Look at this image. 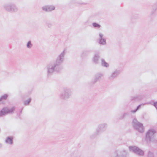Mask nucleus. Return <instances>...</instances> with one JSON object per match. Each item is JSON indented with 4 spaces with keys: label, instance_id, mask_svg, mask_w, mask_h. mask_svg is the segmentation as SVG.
<instances>
[{
    "label": "nucleus",
    "instance_id": "nucleus-1",
    "mask_svg": "<svg viewBox=\"0 0 157 157\" xmlns=\"http://www.w3.org/2000/svg\"><path fill=\"white\" fill-rule=\"evenodd\" d=\"M66 53L64 49L58 56L56 61L48 64L46 67L47 76L49 77L52 75L54 72H59L63 68L61 65L64 60V57Z\"/></svg>",
    "mask_w": 157,
    "mask_h": 157
},
{
    "label": "nucleus",
    "instance_id": "nucleus-2",
    "mask_svg": "<svg viewBox=\"0 0 157 157\" xmlns=\"http://www.w3.org/2000/svg\"><path fill=\"white\" fill-rule=\"evenodd\" d=\"M72 94L71 90L67 87H64L61 93L59 95L60 98L63 100H66L70 98Z\"/></svg>",
    "mask_w": 157,
    "mask_h": 157
},
{
    "label": "nucleus",
    "instance_id": "nucleus-3",
    "mask_svg": "<svg viewBox=\"0 0 157 157\" xmlns=\"http://www.w3.org/2000/svg\"><path fill=\"white\" fill-rule=\"evenodd\" d=\"M132 124L134 128L140 132L143 133L144 132V128L142 124L139 122L134 118L132 121Z\"/></svg>",
    "mask_w": 157,
    "mask_h": 157
},
{
    "label": "nucleus",
    "instance_id": "nucleus-4",
    "mask_svg": "<svg viewBox=\"0 0 157 157\" xmlns=\"http://www.w3.org/2000/svg\"><path fill=\"white\" fill-rule=\"evenodd\" d=\"M128 147L129 150L130 151H132L139 156H143L144 155V151L136 146H130Z\"/></svg>",
    "mask_w": 157,
    "mask_h": 157
},
{
    "label": "nucleus",
    "instance_id": "nucleus-5",
    "mask_svg": "<svg viewBox=\"0 0 157 157\" xmlns=\"http://www.w3.org/2000/svg\"><path fill=\"white\" fill-rule=\"evenodd\" d=\"M107 127V124L105 123L101 124H99L98 128L96 129V132L95 133V136L94 135L91 136V138L93 139L94 138L96 135H98L101 132L105 131Z\"/></svg>",
    "mask_w": 157,
    "mask_h": 157
},
{
    "label": "nucleus",
    "instance_id": "nucleus-6",
    "mask_svg": "<svg viewBox=\"0 0 157 157\" xmlns=\"http://www.w3.org/2000/svg\"><path fill=\"white\" fill-rule=\"evenodd\" d=\"M156 131L153 129H150L146 133L145 140L147 142H150L154 137V134Z\"/></svg>",
    "mask_w": 157,
    "mask_h": 157
},
{
    "label": "nucleus",
    "instance_id": "nucleus-7",
    "mask_svg": "<svg viewBox=\"0 0 157 157\" xmlns=\"http://www.w3.org/2000/svg\"><path fill=\"white\" fill-rule=\"evenodd\" d=\"M15 110V108L13 107L11 109H9L7 107H4L0 111V116L7 115L8 113H12Z\"/></svg>",
    "mask_w": 157,
    "mask_h": 157
},
{
    "label": "nucleus",
    "instance_id": "nucleus-8",
    "mask_svg": "<svg viewBox=\"0 0 157 157\" xmlns=\"http://www.w3.org/2000/svg\"><path fill=\"white\" fill-rule=\"evenodd\" d=\"M5 9L9 12H16L18 9L16 6L13 4H10L5 6Z\"/></svg>",
    "mask_w": 157,
    "mask_h": 157
},
{
    "label": "nucleus",
    "instance_id": "nucleus-9",
    "mask_svg": "<svg viewBox=\"0 0 157 157\" xmlns=\"http://www.w3.org/2000/svg\"><path fill=\"white\" fill-rule=\"evenodd\" d=\"M116 156L115 157H126L127 152L125 149L116 151L115 153Z\"/></svg>",
    "mask_w": 157,
    "mask_h": 157
},
{
    "label": "nucleus",
    "instance_id": "nucleus-10",
    "mask_svg": "<svg viewBox=\"0 0 157 157\" xmlns=\"http://www.w3.org/2000/svg\"><path fill=\"white\" fill-rule=\"evenodd\" d=\"M55 7L54 6L51 5H47L43 6L42 7L43 10L46 12L51 11L55 9Z\"/></svg>",
    "mask_w": 157,
    "mask_h": 157
},
{
    "label": "nucleus",
    "instance_id": "nucleus-11",
    "mask_svg": "<svg viewBox=\"0 0 157 157\" xmlns=\"http://www.w3.org/2000/svg\"><path fill=\"white\" fill-rule=\"evenodd\" d=\"M120 73V70H116L112 73L111 75L109 77V79L110 80H113L117 77Z\"/></svg>",
    "mask_w": 157,
    "mask_h": 157
},
{
    "label": "nucleus",
    "instance_id": "nucleus-12",
    "mask_svg": "<svg viewBox=\"0 0 157 157\" xmlns=\"http://www.w3.org/2000/svg\"><path fill=\"white\" fill-rule=\"evenodd\" d=\"M103 75L100 73H98L95 75V78L93 82V83H95L97 81H99L101 79Z\"/></svg>",
    "mask_w": 157,
    "mask_h": 157
},
{
    "label": "nucleus",
    "instance_id": "nucleus-13",
    "mask_svg": "<svg viewBox=\"0 0 157 157\" xmlns=\"http://www.w3.org/2000/svg\"><path fill=\"white\" fill-rule=\"evenodd\" d=\"M143 98V96L142 95H137L134 96H132L131 98V101H137L141 100Z\"/></svg>",
    "mask_w": 157,
    "mask_h": 157
},
{
    "label": "nucleus",
    "instance_id": "nucleus-14",
    "mask_svg": "<svg viewBox=\"0 0 157 157\" xmlns=\"http://www.w3.org/2000/svg\"><path fill=\"white\" fill-rule=\"evenodd\" d=\"M99 35L100 37L99 43L101 44H105L106 43V41L105 39L102 38L103 36L102 34L101 33H100Z\"/></svg>",
    "mask_w": 157,
    "mask_h": 157
},
{
    "label": "nucleus",
    "instance_id": "nucleus-15",
    "mask_svg": "<svg viewBox=\"0 0 157 157\" xmlns=\"http://www.w3.org/2000/svg\"><path fill=\"white\" fill-rule=\"evenodd\" d=\"M13 137L12 136H9L6 137L5 140L6 143L10 144H13Z\"/></svg>",
    "mask_w": 157,
    "mask_h": 157
},
{
    "label": "nucleus",
    "instance_id": "nucleus-16",
    "mask_svg": "<svg viewBox=\"0 0 157 157\" xmlns=\"http://www.w3.org/2000/svg\"><path fill=\"white\" fill-rule=\"evenodd\" d=\"M100 58L99 54L98 53H95L93 58V62L95 64L98 63V60Z\"/></svg>",
    "mask_w": 157,
    "mask_h": 157
},
{
    "label": "nucleus",
    "instance_id": "nucleus-17",
    "mask_svg": "<svg viewBox=\"0 0 157 157\" xmlns=\"http://www.w3.org/2000/svg\"><path fill=\"white\" fill-rule=\"evenodd\" d=\"M101 64L102 66L106 67L109 66V64L106 62L104 59H101Z\"/></svg>",
    "mask_w": 157,
    "mask_h": 157
},
{
    "label": "nucleus",
    "instance_id": "nucleus-18",
    "mask_svg": "<svg viewBox=\"0 0 157 157\" xmlns=\"http://www.w3.org/2000/svg\"><path fill=\"white\" fill-rule=\"evenodd\" d=\"M90 51L89 50H85L82 52V57H84L88 55L90 53Z\"/></svg>",
    "mask_w": 157,
    "mask_h": 157
},
{
    "label": "nucleus",
    "instance_id": "nucleus-19",
    "mask_svg": "<svg viewBox=\"0 0 157 157\" xmlns=\"http://www.w3.org/2000/svg\"><path fill=\"white\" fill-rule=\"evenodd\" d=\"M129 113H124L122 115H121V117L119 118L120 120H122L124 119L126 116L128 115Z\"/></svg>",
    "mask_w": 157,
    "mask_h": 157
},
{
    "label": "nucleus",
    "instance_id": "nucleus-20",
    "mask_svg": "<svg viewBox=\"0 0 157 157\" xmlns=\"http://www.w3.org/2000/svg\"><path fill=\"white\" fill-rule=\"evenodd\" d=\"M8 97L7 94H6L2 96L0 98V101H1L2 100L6 99Z\"/></svg>",
    "mask_w": 157,
    "mask_h": 157
},
{
    "label": "nucleus",
    "instance_id": "nucleus-21",
    "mask_svg": "<svg viewBox=\"0 0 157 157\" xmlns=\"http://www.w3.org/2000/svg\"><path fill=\"white\" fill-rule=\"evenodd\" d=\"M31 99L29 98L27 100H25L24 102V104L25 105H28L31 101Z\"/></svg>",
    "mask_w": 157,
    "mask_h": 157
},
{
    "label": "nucleus",
    "instance_id": "nucleus-22",
    "mask_svg": "<svg viewBox=\"0 0 157 157\" xmlns=\"http://www.w3.org/2000/svg\"><path fill=\"white\" fill-rule=\"evenodd\" d=\"M33 46V44L31 43V41H29L27 43L26 46L28 48H31Z\"/></svg>",
    "mask_w": 157,
    "mask_h": 157
},
{
    "label": "nucleus",
    "instance_id": "nucleus-23",
    "mask_svg": "<svg viewBox=\"0 0 157 157\" xmlns=\"http://www.w3.org/2000/svg\"><path fill=\"white\" fill-rule=\"evenodd\" d=\"M92 25L95 28H99L101 27V25H100L95 22L93 23Z\"/></svg>",
    "mask_w": 157,
    "mask_h": 157
},
{
    "label": "nucleus",
    "instance_id": "nucleus-24",
    "mask_svg": "<svg viewBox=\"0 0 157 157\" xmlns=\"http://www.w3.org/2000/svg\"><path fill=\"white\" fill-rule=\"evenodd\" d=\"M157 5H156V4L155 5H154V6H153V10L152 11H151L152 14H153L154 13V12L155 11L156 9H157Z\"/></svg>",
    "mask_w": 157,
    "mask_h": 157
},
{
    "label": "nucleus",
    "instance_id": "nucleus-25",
    "mask_svg": "<svg viewBox=\"0 0 157 157\" xmlns=\"http://www.w3.org/2000/svg\"><path fill=\"white\" fill-rule=\"evenodd\" d=\"M148 157H154L153 153L149 151L148 153Z\"/></svg>",
    "mask_w": 157,
    "mask_h": 157
},
{
    "label": "nucleus",
    "instance_id": "nucleus-26",
    "mask_svg": "<svg viewBox=\"0 0 157 157\" xmlns=\"http://www.w3.org/2000/svg\"><path fill=\"white\" fill-rule=\"evenodd\" d=\"M47 25L48 26L49 28H51L52 27V23H47Z\"/></svg>",
    "mask_w": 157,
    "mask_h": 157
},
{
    "label": "nucleus",
    "instance_id": "nucleus-27",
    "mask_svg": "<svg viewBox=\"0 0 157 157\" xmlns=\"http://www.w3.org/2000/svg\"><path fill=\"white\" fill-rule=\"evenodd\" d=\"M138 110L137 109H136L134 110H132L131 111V112L132 113H136L137 110Z\"/></svg>",
    "mask_w": 157,
    "mask_h": 157
},
{
    "label": "nucleus",
    "instance_id": "nucleus-28",
    "mask_svg": "<svg viewBox=\"0 0 157 157\" xmlns=\"http://www.w3.org/2000/svg\"><path fill=\"white\" fill-rule=\"evenodd\" d=\"M141 105H142V104H140V105H139L138 106H137V108H136L138 110L139 109L140 107H141Z\"/></svg>",
    "mask_w": 157,
    "mask_h": 157
},
{
    "label": "nucleus",
    "instance_id": "nucleus-29",
    "mask_svg": "<svg viewBox=\"0 0 157 157\" xmlns=\"http://www.w3.org/2000/svg\"><path fill=\"white\" fill-rule=\"evenodd\" d=\"M23 108H22L21 109V110H20V113H22V110H23Z\"/></svg>",
    "mask_w": 157,
    "mask_h": 157
},
{
    "label": "nucleus",
    "instance_id": "nucleus-30",
    "mask_svg": "<svg viewBox=\"0 0 157 157\" xmlns=\"http://www.w3.org/2000/svg\"><path fill=\"white\" fill-rule=\"evenodd\" d=\"M2 147V145L0 143V148H1Z\"/></svg>",
    "mask_w": 157,
    "mask_h": 157
}]
</instances>
